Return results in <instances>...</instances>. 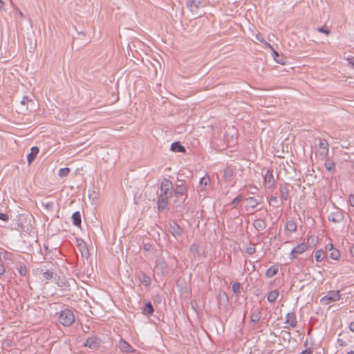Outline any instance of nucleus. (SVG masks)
Segmentation results:
<instances>
[{"mask_svg":"<svg viewBox=\"0 0 354 354\" xmlns=\"http://www.w3.org/2000/svg\"><path fill=\"white\" fill-rule=\"evenodd\" d=\"M58 320L63 326H69L74 322L75 316L72 310L67 308L59 313Z\"/></svg>","mask_w":354,"mask_h":354,"instance_id":"1","label":"nucleus"},{"mask_svg":"<svg viewBox=\"0 0 354 354\" xmlns=\"http://www.w3.org/2000/svg\"><path fill=\"white\" fill-rule=\"evenodd\" d=\"M328 219L329 221L335 223H339L342 222L344 219V211L339 207H334L329 213Z\"/></svg>","mask_w":354,"mask_h":354,"instance_id":"2","label":"nucleus"},{"mask_svg":"<svg viewBox=\"0 0 354 354\" xmlns=\"http://www.w3.org/2000/svg\"><path fill=\"white\" fill-rule=\"evenodd\" d=\"M340 292L339 290L330 291L326 296L321 298L320 301L324 305H328L331 302L340 299Z\"/></svg>","mask_w":354,"mask_h":354,"instance_id":"3","label":"nucleus"},{"mask_svg":"<svg viewBox=\"0 0 354 354\" xmlns=\"http://www.w3.org/2000/svg\"><path fill=\"white\" fill-rule=\"evenodd\" d=\"M285 318V324H288V326H284L285 328L290 329L296 328L297 326L298 322L296 314L294 311L288 313Z\"/></svg>","mask_w":354,"mask_h":354,"instance_id":"4","label":"nucleus"},{"mask_svg":"<svg viewBox=\"0 0 354 354\" xmlns=\"http://www.w3.org/2000/svg\"><path fill=\"white\" fill-rule=\"evenodd\" d=\"M173 185L172 183L167 178H164L161 182L160 193L162 194L171 196Z\"/></svg>","mask_w":354,"mask_h":354,"instance_id":"5","label":"nucleus"},{"mask_svg":"<svg viewBox=\"0 0 354 354\" xmlns=\"http://www.w3.org/2000/svg\"><path fill=\"white\" fill-rule=\"evenodd\" d=\"M101 344L102 340L100 338L92 335L86 339L84 346L94 350L97 349L101 345Z\"/></svg>","mask_w":354,"mask_h":354,"instance_id":"6","label":"nucleus"},{"mask_svg":"<svg viewBox=\"0 0 354 354\" xmlns=\"http://www.w3.org/2000/svg\"><path fill=\"white\" fill-rule=\"evenodd\" d=\"M264 183L268 189L273 188L275 185V180L272 169H268L264 174Z\"/></svg>","mask_w":354,"mask_h":354,"instance_id":"7","label":"nucleus"},{"mask_svg":"<svg viewBox=\"0 0 354 354\" xmlns=\"http://www.w3.org/2000/svg\"><path fill=\"white\" fill-rule=\"evenodd\" d=\"M308 249V244L304 243L298 244L290 252V258L295 259L297 254H301L306 251Z\"/></svg>","mask_w":354,"mask_h":354,"instance_id":"8","label":"nucleus"},{"mask_svg":"<svg viewBox=\"0 0 354 354\" xmlns=\"http://www.w3.org/2000/svg\"><path fill=\"white\" fill-rule=\"evenodd\" d=\"M329 145L325 139H319V153L323 158H326L328 154Z\"/></svg>","mask_w":354,"mask_h":354,"instance_id":"9","label":"nucleus"},{"mask_svg":"<svg viewBox=\"0 0 354 354\" xmlns=\"http://www.w3.org/2000/svg\"><path fill=\"white\" fill-rule=\"evenodd\" d=\"M169 232L177 240L182 236V229L176 223L169 224Z\"/></svg>","mask_w":354,"mask_h":354,"instance_id":"10","label":"nucleus"},{"mask_svg":"<svg viewBox=\"0 0 354 354\" xmlns=\"http://www.w3.org/2000/svg\"><path fill=\"white\" fill-rule=\"evenodd\" d=\"M118 347L122 353H131L134 351L130 344L122 338L119 340Z\"/></svg>","mask_w":354,"mask_h":354,"instance_id":"11","label":"nucleus"},{"mask_svg":"<svg viewBox=\"0 0 354 354\" xmlns=\"http://www.w3.org/2000/svg\"><path fill=\"white\" fill-rule=\"evenodd\" d=\"M280 201H287L289 198V189L287 184H281L279 186Z\"/></svg>","mask_w":354,"mask_h":354,"instance_id":"12","label":"nucleus"},{"mask_svg":"<svg viewBox=\"0 0 354 354\" xmlns=\"http://www.w3.org/2000/svg\"><path fill=\"white\" fill-rule=\"evenodd\" d=\"M170 196L159 194L158 201V207L160 209H164L168 204V199Z\"/></svg>","mask_w":354,"mask_h":354,"instance_id":"13","label":"nucleus"},{"mask_svg":"<svg viewBox=\"0 0 354 354\" xmlns=\"http://www.w3.org/2000/svg\"><path fill=\"white\" fill-rule=\"evenodd\" d=\"M37 272L42 275V279L44 280H50L54 276V272L53 271L45 270L43 266L37 268Z\"/></svg>","mask_w":354,"mask_h":354,"instance_id":"14","label":"nucleus"},{"mask_svg":"<svg viewBox=\"0 0 354 354\" xmlns=\"http://www.w3.org/2000/svg\"><path fill=\"white\" fill-rule=\"evenodd\" d=\"M38 153L39 149L37 147H32L30 149V152L27 155V160L29 165L35 160Z\"/></svg>","mask_w":354,"mask_h":354,"instance_id":"15","label":"nucleus"},{"mask_svg":"<svg viewBox=\"0 0 354 354\" xmlns=\"http://www.w3.org/2000/svg\"><path fill=\"white\" fill-rule=\"evenodd\" d=\"M253 225L254 228L258 231H262L266 227V222L261 218L256 219L253 223Z\"/></svg>","mask_w":354,"mask_h":354,"instance_id":"16","label":"nucleus"},{"mask_svg":"<svg viewBox=\"0 0 354 354\" xmlns=\"http://www.w3.org/2000/svg\"><path fill=\"white\" fill-rule=\"evenodd\" d=\"M170 149L174 152H185V148L179 142H174L171 145Z\"/></svg>","mask_w":354,"mask_h":354,"instance_id":"17","label":"nucleus"},{"mask_svg":"<svg viewBox=\"0 0 354 354\" xmlns=\"http://www.w3.org/2000/svg\"><path fill=\"white\" fill-rule=\"evenodd\" d=\"M139 280L145 287H148L151 284V278L145 273H141L139 276Z\"/></svg>","mask_w":354,"mask_h":354,"instance_id":"18","label":"nucleus"},{"mask_svg":"<svg viewBox=\"0 0 354 354\" xmlns=\"http://www.w3.org/2000/svg\"><path fill=\"white\" fill-rule=\"evenodd\" d=\"M259 203L257 199L253 197H249L246 199V205L245 208L248 209L249 208L254 209L258 205Z\"/></svg>","mask_w":354,"mask_h":354,"instance_id":"19","label":"nucleus"},{"mask_svg":"<svg viewBox=\"0 0 354 354\" xmlns=\"http://www.w3.org/2000/svg\"><path fill=\"white\" fill-rule=\"evenodd\" d=\"M209 183V177L208 176H205L201 178L199 182V189L201 191H204L205 189V187Z\"/></svg>","mask_w":354,"mask_h":354,"instance_id":"20","label":"nucleus"},{"mask_svg":"<svg viewBox=\"0 0 354 354\" xmlns=\"http://www.w3.org/2000/svg\"><path fill=\"white\" fill-rule=\"evenodd\" d=\"M278 266H271L266 272V275L267 277L271 278L274 277L278 272Z\"/></svg>","mask_w":354,"mask_h":354,"instance_id":"21","label":"nucleus"},{"mask_svg":"<svg viewBox=\"0 0 354 354\" xmlns=\"http://www.w3.org/2000/svg\"><path fill=\"white\" fill-rule=\"evenodd\" d=\"M279 293L277 290H274L270 291L267 297V299L268 302L273 303L276 301L277 298L278 297Z\"/></svg>","mask_w":354,"mask_h":354,"instance_id":"22","label":"nucleus"},{"mask_svg":"<svg viewBox=\"0 0 354 354\" xmlns=\"http://www.w3.org/2000/svg\"><path fill=\"white\" fill-rule=\"evenodd\" d=\"M73 224L75 226H80L81 224V215L80 213L77 211L75 212L72 215Z\"/></svg>","mask_w":354,"mask_h":354,"instance_id":"23","label":"nucleus"},{"mask_svg":"<svg viewBox=\"0 0 354 354\" xmlns=\"http://www.w3.org/2000/svg\"><path fill=\"white\" fill-rule=\"evenodd\" d=\"M325 168L327 171L334 172L335 170V164L333 160L326 159L324 163Z\"/></svg>","mask_w":354,"mask_h":354,"instance_id":"24","label":"nucleus"},{"mask_svg":"<svg viewBox=\"0 0 354 354\" xmlns=\"http://www.w3.org/2000/svg\"><path fill=\"white\" fill-rule=\"evenodd\" d=\"M261 318V312L255 310L252 313L250 320L252 322L257 323Z\"/></svg>","mask_w":354,"mask_h":354,"instance_id":"25","label":"nucleus"},{"mask_svg":"<svg viewBox=\"0 0 354 354\" xmlns=\"http://www.w3.org/2000/svg\"><path fill=\"white\" fill-rule=\"evenodd\" d=\"M143 312L146 315H151L153 312V308L151 302H147L145 304L143 308Z\"/></svg>","mask_w":354,"mask_h":354,"instance_id":"26","label":"nucleus"},{"mask_svg":"<svg viewBox=\"0 0 354 354\" xmlns=\"http://www.w3.org/2000/svg\"><path fill=\"white\" fill-rule=\"evenodd\" d=\"M186 192V187L183 185H178L176 186L174 192L178 197L180 195H183Z\"/></svg>","mask_w":354,"mask_h":354,"instance_id":"27","label":"nucleus"},{"mask_svg":"<svg viewBox=\"0 0 354 354\" xmlns=\"http://www.w3.org/2000/svg\"><path fill=\"white\" fill-rule=\"evenodd\" d=\"M287 230H288L290 232H294L297 230V225L293 221H288L286 223V226Z\"/></svg>","mask_w":354,"mask_h":354,"instance_id":"28","label":"nucleus"},{"mask_svg":"<svg viewBox=\"0 0 354 354\" xmlns=\"http://www.w3.org/2000/svg\"><path fill=\"white\" fill-rule=\"evenodd\" d=\"M233 176V171L231 168L227 167L224 169L223 176L227 180H231Z\"/></svg>","mask_w":354,"mask_h":354,"instance_id":"29","label":"nucleus"},{"mask_svg":"<svg viewBox=\"0 0 354 354\" xmlns=\"http://www.w3.org/2000/svg\"><path fill=\"white\" fill-rule=\"evenodd\" d=\"M315 258L317 262L322 261L324 258V251L322 250H317L315 254Z\"/></svg>","mask_w":354,"mask_h":354,"instance_id":"30","label":"nucleus"},{"mask_svg":"<svg viewBox=\"0 0 354 354\" xmlns=\"http://www.w3.org/2000/svg\"><path fill=\"white\" fill-rule=\"evenodd\" d=\"M268 201L270 205H273L275 207H278L279 205V200L277 196H272L268 198Z\"/></svg>","mask_w":354,"mask_h":354,"instance_id":"31","label":"nucleus"},{"mask_svg":"<svg viewBox=\"0 0 354 354\" xmlns=\"http://www.w3.org/2000/svg\"><path fill=\"white\" fill-rule=\"evenodd\" d=\"M81 253L83 256L88 254V249L86 246V244L82 241V243L78 244Z\"/></svg>","mask_w":354,"mask_h":354,"instance_id":"32","label":"nucleus"},{"mask_svg":"<svg viewBox=\"0 0 354 354\" xmlns=\"http://www.w3.org/2000/svg\"><path fill=\"white\" fill-rule=\"evenodd\" d=\"M69 172H70V169L68 167H64V168H62L59 170L58 175L60 177H65L68 175Z\"/></svg>","mask_w":354,"mask_h":354,"instance_id":"33","label":"nucleus"},{"mask_svg":"<svg viewBox=\"0 0 354 354\" xmlns=\"http://www.w3.org/2000/svg\"><path fill=\"white\" fill-rule=\"evenodd\" d=\"M329 257L330 259L337 260L339 257V252L338 250H332L330 252Z\"/></svg>","mask_w":354,"mask_h":354,"instance_id":"34","label":"nucleus"},{"mask_svg":"<svg viewBox=\"0 0 354 354\" xmlns=\"http://www.w3.org/2000/svg\"><path fill=\"white\" fill-rule=\"evenodd\" d=\"M243 200V197L241 195H238L236 198H234L231 202V205L234 208L236 207L239 203Z\"/></svg>","mask_w":354,"mask_h":354,"instance_id":"35","label":"nucleus"},{"mask_svg":"<svg viewBox=\"0 0 354 354\" xmlns=\"http://www.w3.org/2000/svg\"><path fill=\"white\" fill-rule=\"evenodd\" d=\"M241 284L239 282H235L232 284V289L234 293L239 292Z\"/></svg>","mask_w":354,"mask_h":354,"instance_id":"36","label":"nucleus"},{"mask_svg":"<svg viewBox=\"0 0 354 354\" xmlns=\"http://www.w3.org/2000/svg\"><path fill=\"white\" fill-rule=\"evenodd\" d=\"M265 45L267 46L268 47H269L272 51V55H273V57L274 58V57H279V53L274 49V48L272 47V45H270L269 43L268 42H265Z\"/></svg>","mask_w":354,"mask_h":354,"instance_id":"37","label":"nucleus"},{"mask_svg":"<svg viewBox=\"0 0 354 354\" xmlns=\"http://www.w3.org/2000/svg\"><path fill=\"white\" fill-rule=\"evenodd\" d=\"M256 252V249L254 246H249L246 248V252L248 254H252Z\"/></svg>","mask_w":354,"mask_h":354,"instance_id":"38","label":"nucleus"},{"mask_svg":"<svg viewBox=\"0 0 354 354\" xmlns=\"http://www.w3.org/2000/svg\"><path fill=\"white\" fill-rule=\"evenodd\" d=\"M19 273L21 276H25L27 273V269L26 266H21L19 269Z\"/></svg>","mask_w":354,"mask_h":354,"instance_id":"39","label":"nucleus"},{"mask_svg":"<svg viewBox=\"0 0 354 354\" xmlns=\"http://www.w3.org/2000/svg\"><path fill=\"white\" fill-rule=\"evenodd\" d=\"M317 30L320 32H323L326 35H328L330 33V30L328 29H325L324 27H320L317 28Z\"/></svg>","mask_w":354,"mask_h":354,"instance_id":"40","label":"nucleus"},{"mask_svg":"<svg viewBox=\"0 0 354 354\" xmlns=\"http://www.w3.org/2000/svg\"><path fill=\"white\" fill-rule=\"evenodd\" d=\"M317 241V238L315 236H310L308 239V243H313L315 244V243Z\"/></svg>","mask_w":354,"mask_h":354,"instance_id":"41","label":"nucleus"},{"mask_svg":"<svg viewBox=\"0 0 354 354\" xmlns=\"http://www.w3.org/2000/svg\"><path fill=\"white\" fill-rule=\"evenodd\" d=\"M349 203L352 207H354V194H351L349 195Z\"/></svg>","mask_w":354,"mask_h":354,"instance_id":"42","label":"nucleus"},{"mask_svg":"<svg viewBox=\"0 0 354 354\" xmlns=\"http://www.w3.org/2000/svg\"><path fill=\"white\" fill-rule=\"evenodd\" d=\"M0 219L6 221L8 220V216L4 213H0Z\"/></svg>","mask_w":354,"mask_h":354,"instance_id":"43","label":"nucleus"},{"mask_svg":"<svg viewBox=\"0 0 354 354\" xmlns=\"http://www.w3.org/2000/svg\"><path fill=\"white\" fill-rule=\"evenodd\" d=\"M347 60L348 62V64L352 66V67L354 68V57H348Z\"/></svg>","mask_w":354,"mask_h":354,"instance_id":"44","label":"nucleus"},{"mask_svg":"<svg viewBox=\"0 0 354 354\" xmlns=\"http://www.w3.org/2000/svg\"><path fill=\"white\" fill-rule=\"evenodd\" d=\"M274 60L276 61V62H277L279 64H284L283 59L282 57H281L280 56H279V57H274Z\"/></svg>","mask_w":354,"mask_h":354,"instance_id":"45","label":"nucleus"},{"mask_svg":"<svg viewBox=\"0 0 354 354\" xmlns=\"http://www.w3.org/2000/svg\"><path fill=\"white\" fill-rule=\"evenodd\" d=\"M5 271L6 270L4 266L2 264H0V276L3 275Z\"/></svg>","mask_w":354,"mask_h":354,"instance_id":"46","label":"nucleus"},{"mask_svg":"<svg viewBox=\"0 0 354 354\" xmlns=\"http://www.w3.org/2000/svg\"><path fill=\"white\" fill-rule=\"evenodd\" d=\"M256 39L261 43H265L264 39L261 35H256Z\"/></svg>","mask_w":354,"mask_h":354,"instance_id":"47","label":"nucleus"},{"mask_svg":"<svg viewBox=\"0 0 354 354\" xmlns=\"http://www.w3.org/2000/svg\"><path fill=\"white\" fill-rule=\"evenodd\" d=\"M9 255V253L7 252H0V259H1V257L3 256V257L4 259H6L7 258V256Z\"/></svg>","mask_w":354,"mask_h":354,"instance_id":"48","label":"nucleus"},{"mask_svg":"<svg viewBox=\"0 0 354 354\" xmlns=\"http://www.w3.org/2000/svg\"><path fill=\"white\" fill-rule=\"evenodd\" d=\"M28 101V98L27 96H24L21 102L22 104H26L27 102Z\"/></svg>","mask_w":354,"mask_h":354,"instance_id":"49","label":"nucleus"},{"mask_svg":"<svg viewBox=\"0 0 354 354\" xmlns=\"http://www.w3.org/2000/svg\"><path fill=\"white\" fill-rule=\"evenodd\" d=\"M349 328L351 331L354 332V322L350 323Z\"/></svg>","mask_w":354,"mask_h":354,"instance_id":"50","label":"nucleus"},{"mask_svg":"<svg viewBox=\"0 0 354 354\" xmlns=\"http://www.w3.org/2000/svg\"><path fill=\"white\" fill-rule=\"evenodd\" d=\"M194 1H188V2L187 3V6L188 8H191V7L192 6V4H194Z\"/></svg>","mask_w":354,"mask_h":354,"instance_id":"51","label":"nucleus"},{"mask_svg":"<svg viewBox=\"0 0 354 354\" xmlns=\"http://www.w3.org/2000/svg\"><path fill=\"white\" fill-rule=\"evenodd\" d=\"M46 208H51L53 207V203H48L46 204Z\"/></svg>","mask_w":354,"mask_h":354,"instance_id":"52","label":"nucleus"},{"mask_svg":"<svg viewBox=\"0 0 354 354\" xmlns=\"http://www.w3.org/2000/svg\"><path fill=\"white\" fill-rule=\"evenodd\" d=\"M149 246H150V245H148V244H145V245H144V250H148L149 249Z\"/></svg>","mask_w":354,"mask_h":354,"instance_id":"53","label":"nucleus"},{"mask_svg":"<svg viewBox=\"0 0 354 354\" xmlns=\"http://www.w3.org/2000/svg\"><path fill=\"white\" fill-rule=\"evenodd\" d=\"M4 6V2L2 0H0V9H1Z\"/></svg>","mask_w":354,"mask_h":354,"instance_id":"54","label":"nucleus"},{"mask_svg":"<svg viewBox=\"0 0 354 354\" xmlns=\"http://www.w3.org/2000/svg\"><path fill=\"white\" fill-rule=\"evenodd\" d=\"M332 250H335V249L333 248V244H330V250L331 251Z\"/></svg>","mask_w":354,"mask_h":354,"instance_id":"55","label":"nucleus"},{"mask_svg":"<svg viewBox=\"0 0 354 354\" xmlns=\"http://www.w3.org/2000/svg\"><path fill=\"white\" fill-rule=\"evenodd\" d=\"M351 253L354 254V245H353L351 248Z\"/></svg>","mask_w":354,"mask_h":354,"instance_id":"56","label":"nucleus"},{"mask_svg":"<svg viewBox=\"0 0 354 354\" xmlns=\"http://www.w3.org/2000/svg\"><path fill=\"white\" fill-rule=\"evenodd\" d=\"M347 354H354V351H351L348 352V353H347Z\"/></svg>","mask_w":354,"mask_h":354,"instance_id":"57","label":"nucleus"}]
</instances>
